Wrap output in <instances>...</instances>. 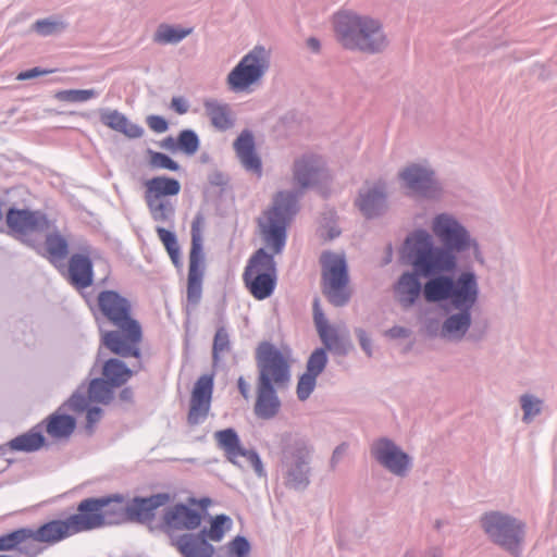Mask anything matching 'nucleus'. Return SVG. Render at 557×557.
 I'll return each instance as SVG.
<instances>
[{
  "label": "nucleus",
  "mask_w": 557,
  "mask_h": 557,
  "mask_svg": "<svg viewBox=\"0 0 557 557\" xmlns=\"http://www.w3.org/2000/svg\"><path fill=\"white\" fill-rule=\"evenodd\" d=\"M297 211V194L280 191L271 209L258 220L260 235L271 253L258 249L248 260L243 273L245 287L257 300L269 298L277 284L274 256L283 251L286 243V227Z\"/></svg>",
  "instance_id": "1"
},
{
  "label": "nucleus",
  "mask_w": 557,
  "mask_h": 557,
  "mask_svg": "<svg viewBox=\"0 0 557 557\" xmlns=\"http://www.w3.org/2000/svg\"><path fill=\"white\" fill-rule=\"evenodd\" d=\"M127 517L139 520V497L135 496L131 506L119 494L83 499L76 513L64 520H51L36 530L30 529L32 550H36L35 542L54 545L77 533L120 523Z\"/></svg>",
  "instance_id": "2"
},
{
  "label": "nucleus",
  "mask_w": 557,
  "mask_h": 557,
  "mask_svg": "<svg viewBox=\"0 0 557 557\" xmlns=\"http://www.w3.org/2000/svg\"><path fill=\"white\" fill-rule=\"evenodd\" d=\"M432 231L445 248L434 247L431 235L425 231L412 233L404 245L411 264L423 276L453 271L456 267L454 252L466 249L470 244L466 230L447 214L434 219Z\"/></svg>",
  "instance_id": "3"
},
{
  "label": "nucleus",
  "mask_w": 557,
  "mask_h": 557,
  "mask_svg": "<svg viewBox=\"0 0 557 557\" xmlns=\"http://www.w3.org/2000/svg\"><path fill=\"white\" fill-rule=\"evenodd\" d=\"M101 313L119 330L103 332L102 345L111 352L127 357H138L136 344L139 341V323L131 317V302L114 290H103L98 295Z\"/></svg>",
  "instance_id": "4"
},
{
  "label": "nucleus",
  "mask_w": 557,
  "mask_h": 557,
  "mask_svg": "<svg viewBox=\"0 0 557 557\" xmlns=\"http://www.w3.org/2000/svg\"><path fill=\"white\" fill-rule=\"evenodd\" d=\"M337 40L349 50L379 52L386 46L381 23L368 15L355 12H339L334 17Z\"/></svg>",
  "instance_id": "5"
},
{
  "label": "nucleus",
  "mask_w": 557,
  "mask_h": 557,
  "mask_svg": "<svg viewBox=\"0 0 557 557\" xmlns=\"http://www.w3.org/2000/svg\"><path fill=\"white\" fill-rule=\"evenodd\" d=\"M423 295L430 302L448 299L456 309H471L478 298V284L470 272L460 274L457 281L437 276L425 283Z\"/></svg>",
  "instance_id": "6"
},
{
  "label": "nucleus",
  "mask_w": 557,
  "mask_h": 557,
  "mask_svg": "<svg viewBox=\"0 0 557 557\" xmlns=\"http://www.w3.org/2000/svg\"><path fill=\"white\" fill-rule=\"evenodd\" d=\"M481 525L488 539L511 555H519L524 540V524L508 515L491 511L482 516Z\"/></svg>",
  "instance_id": "7"
},
{
  "label": "nucleus",
  "mask_w": 557,
  "mask_h": 557,
  "mask_svg": "<svg viewBox=\"0 0 557 557\" xmlns=\"http://www.w3.org/2000/svg\"><path fill=\"white\" fill-rule=\"evenodd\" d=\"M181 184L176 178L164 175L145 182V200L152 219L157 222L172 221L175 212L171 197L178 195Z\"/></svg>",
  "instance_id": "8"
},
{
  "label": "nucleus",
  "mask_w": 557,
  "mask_h": 557,
  "mask_svg": "<svg viewBox=\"0 0 557 557\" xmlns=\"http://www.w3.org/2000/svg\"><path fill=\"white\" fill-rule=\"evenodd\" d=\"M322 290L327 300L336 306H344L350 297L349 277L343 255L324 252L321 256Z\"/></svg>",
  "instance_id": "9"
},
{
  "label": "nucleus",
  "mask_w": 557,
  "mask_h": 557,
  "mask_svg": "<svg viewBox=\"0 0 557 557\" xmlns=\"http://www.w3.org/2000/svg\"><path fill=\"white\" fill-rule=\"evenodd\" d=\"M259 369V383L284 384L289 380L290 352L288 349H278L274 345L263 342L256 351Z\"/></svg>",
  "instance_id": "10"
},
{
  "label": "nucleus",
  "mask_w": 557,
  "mask_h": 557,
  "mask_svg": "<svg viewBox=\"0 0 557 557\" xmlns=\"http://www.w3.org/2000/svg\"><path fill=\"white\" fill-rule=\"evenodd\" d=\"M202 225V216L197 215L191 223V245L187 277V301L191 306H196L199 302L202 293V278L205 273Z\"/></svg>",
  "instance_id": "11"
},
{
  "label": "nucleus",
  "mask_w": 557,
  "mask_h": 557,
  "mask_svg": "<svg viewBox=\"0 0 557 557\" xmlns=\"http://www.w3.org/2000/svg\"><path fill=\"white\" fill-rule=\"evenodd\" d=\"M269 67V52L263 47H255L230 72L227 84L234 91L247 90L258 83Z\"/></svg>",
  "instance_id": "12"
},
{
  "label": "nucleus",
  "mask_w": 557,
  "mask_h": 557,
  "mask_svg": "<svg viewBox=\"0 0 557 557\" xmlns=\"http://www.w3.org/2000/svg\"><path fill=\"white\" fill-rule=\"evenodd\" d=\"M214 438L230 462L239 468L251 467L258 474H261L262 466L258 455L252 450L245 449L240 445L238 435L233 429L215 432Z\"/></svg>",
  "instance_id": "13"
},
{
  "label": "nucleus",
  "mask_w": 557,
  "mask_h": 557,
  "mask_svg": "<svg viewBox=\"0 0 557 557\" xmlns=\"http://www.w3.org/2000/svg\"><path fill=\"white\" fill-rule=\"evenodd\" d=\"M214 387V374L200 375L193 385L189 398L187 422L189 425L202 423L209 416Z\"/></svg>",
  "instance_id": "14"
},
{
  "label": "nucleus",
  "mask_w": 557,
  "mask_h": 557,
  "mask_svg": "<svg viewBox=\"0 0 557 557\" xmlns=\"http://www.w3.org/2000/svg\"><path fill=\"white\" fill-rule=\"evenodd\" d=\"M7 224L17 236L46 233L53 228L47 216L39 211L10 209L7 213Z\"/></svg>",
  "instance_id": "15"
},
{
  "label": "nucleus",
  "mask_w": 557,
  "mask_h": 557,
  "mask_svg": "<svg viewBox=\"0 0 557 557\" xmlns=\"http://www.w3.org/2000/svg\"><path fill=\"white\" fill-rule=\"evenodd\" d=\"M201 524V515L189 505L176 504L165 509L161 527L170 536L181 531H191Z\"/></svg>",
  "instance_id": "16"
},
{
  "label": "nucleus",
  "mask_w": 557,
  "mask_h": 557,
  "mask_svg": "<svg viewBox=\"0 0 557 557\" xmlns=\"http://www.w3.org/2000/svg\"><path fill=\"white\" fill-rule=\"evenodd\" d=\"M114 388L104 379H94L89 383L87 395L83 388H78L64 406L73 411L82 412L85 411L89 403L108 405L113 399Z\"/></svg>",
  "instance_id": "17"
},
{
  "label": "nucleus",
  "mask_w": 557,
  "mask_h": 557,
  "mask_svg": "<svg viewBox=\"0 0 557 557\" xmlns=\"http://www.w3.org/2000/svg\"><path fill=\"white\" fill-rule=\"evenodd\" d=\"M399 177L406 188L416 196L432 197L437 191L433 172L424 166L418 164L408 165L400 172Z\"/></svg>",
  "instance_id": "18"
},
{
  "label": "nucleus",
  "mask_w": 557,
  "mask_h": 557,
  "mask_svg": "<svg viewBox=\"0 0 557 557\" xmlns=\"http://www.w3.org/2000/svg\"><path fill=\"white\" fill-rule=\"evenodd\" d=\"M372 454L381 465L394 474L403 475L409 468L408 455L388 440L377 441L372 447Z\"/></svg>",
  "instance_id": "19"
},
{
  "label": "nucleus",
  "mask_w": 557,
  "mask_h": 557,
  "mask_svg": "<svg viewBox=\"0 0 557 557\" xmlns=\"http://www.w3.org/2000/svg\"><path fill=\"white\" fill-rule=\"evenodd\" d=\"M324 176L323 163L318 156L305 154L295 161L294 182L300 189L313 186Z\"/></svg>",
  "instance_id": "20"
},
{
  "label": "nucleus",
  "mask_w": 557,
  "mask_h": 557,
  "mask_svg": "<svg viewBox=\"0 0 557 557\" xmlns=\"http://www.w3.org/2000/svg\"><path fill=\"white\" fill-rule=\"evenodd\" d=\"M359 210L367 218H372L385 208V187L381 182L368 185L359 194L356 201Z\"/></svg>",
  "instance_id": "21"
},
{
  "label": "nucleus",
  "mask_w": 557,
  "mask_h": 557,
  "mask_svg": "<svg viewBox=\"0 0 557 557\" xmlns=\"http://www.w3.org/2000/svg\"><path fill=\"white\" fill-rule=\"evenodd\" d=\"M69 278L76 288H86L92 283V264L87 256L73 255L69 262Z\"/></svg>",
  "instance_id": "22"
},
{
  "label": "nucleus",
  "mask_w": 557,
  "mask_h": 557,
  "mask_svg": "<svg viewBox=\"0 0 557 557\" xmlns=\"http://www.w3.org/2000/svg\"><path fill=\"white\" fill-rule=\"evenodd\" d=\"M281 403L272 385L258 384V395L255 405V413L263 420L275 417L280 410Z\"/></svg>",
  "instance_id": "23"
},
{
  "label": "nucleus",
  "mask_w": 557,
  "mask_h": 557,
  "mask_svg": "<svg viewBox=\"0 0 557 557\" xmlns=\"http://www.w3.org/2000/svg\"><path fill=\"white\" fill-rule=\"evenodd\" d=\"M234 148L246 170L261 175V162L255 152L253 137L249 132H243L234 143Z\"/></svg>",
  "instance_id": "24"
},
{
  "label": "nucleus",
  "mask_w": 557,
  "mask_h": 557,
  "mask_svg": "<svg viewBox=\"0 0 557 557\" xmlns=\"http://www.w3.org/2000/svg\"><path fill=\"white\" fill-rule=\"evenodd\" d=\"M175 546L185 557H212L214 548L203 536L184 534L175 541Z\"/></svg>",
  "instance_id": "25"
},
{
  "label": "nucleus",
  "mask_w": 557,
  "mask_h": 557,
  "mask_svg": "<svg viewBox=\"0 0 557 557\" xmlns=\"http://www.w3.org/2000/svg\"><path fill=\"white\" fill-rule=\"evenodd\" d=\"M313 320L318 334L325 347L330 350H338L342 346L341 337L337 330L327 323L320 308L319 299H315L313 304Z\"/></svg>",
  "instance_id": "26"
},
{
  "label": "nucleus",
  "mask_w": 557,
  "mask_h": 557,
  "mask_svg": "<svg viewBox=\"0 0 557 557\" xmlns=\"http://www.w3.org/2000/svg\"><path fill=\"white\" fill-rule=\"evenodd\" d=\"M420 292L421 284L416 273H404L395 287L396 297L404 307H410Z\"/></svg>",
  "instance_id": "27"
},
{
  "label": "nucleus",
  "mask_w": 557,
  "mask_h": 557,
  "mask_svg": "<svg viewBox=\"0 0 557 557\" xmlns=\"http://www.w3.org/2000/svg\"><path fill=\"white\" fill-rule=\"evenodd\" d=\"M76 421L73 417L60 413L59 410L47 420L46 431L53 438H67L74 432Z\"/></svg>",
  "instance_id": "28"
},
{
  "label": "nucleus",
  "mask_w": 557,
  "mask_h": 557,
  "mask_svg": "<svg viewBox=\"0 0 557 557\" xmlns=\"http://www.w3.org/2000/svg\"><path fill=\"white\" fill-rule=\"evenodd\" d=\"M29 534L30 529L23 528L0 536V550L17 549L22 553L36 555L37 550H32Z\"/></svg>",
  "instance_id": "29"
},
{
  "label": "nucleus",
  "mask_w": 557,
  "mask_h": 557,
  "mask_svg": "<svg viewBox=\"0 0 557 557\" xmlns=\"http://www.w3.org/2000/svg\"><path fill=\"white\" fill-rule=\"evenodd\" d=\"M45 444V437L41 434L40 426L37 425L28 432L21 434L8 443L11 450L15 451H36Z\"/></svg>",
  "instance_id": "30"
},
{
  "label": "nucleus",
  "mask_w": 557,
  "mask_h": 557,
  "mask_svg": "<svg viewBox=\"0 0 557 557\" xmlns=\"http://www.w3.org/2000/svg\"><path fill=\"white\" fill-rule=\"evenodd\" d=\"M100 121L106 126L121 132L129 137L139 135V128L128 122V120L116 110L103 109L99 112Z\"/></svg>",
  "instance_id": "31"
},
{
  "label": "nucleus",
  "mask_w": 557,
  "mask_h": 557,
  "mask_svg": "<svg viewBox=\"0 0 557 557\" xmlns=\"http://www.w3.org/2000/svg\"><path fill=\"white\" fill-rule=\"evenodd\" d=\"M132 374L129 368L116 358L107 360L102 367L103 379L115 388L125 384L131 379Z\"/></svg>",
  "instance_id": "32"
},
{
  "label": "nucleus",
  "mask_w": 557,
  "mask_h": 557,
  "mask_svg": "<svg viewBox=\"0 0 557 557\" xmlns=\"http://www.w3.org/2000/svg\"><path fill=\"white\" fill-rule=\"evenodd\" d=\"M206 113L214 127L219 129H227L232 126L233 121L230 109L226 104H222L215 100L205 101Z\"/></svg>",
  "instance_id": "33"
},
{
  "label": "nucleus",
  "mask_w": 557,
  "mask_h": 557,
  "mask_svg": "<svg viewBox=\"0 0 557 557\" xmlns=\"http://www.w3.org/2000/svg\"><path fill=\"white\" fill-rule=\"evenodd\" d=\"M458 314L450 315L443 325V334L451 338H461L468 331L471 317L470 309H460Z\"/></svg>",
  "instance_id": "34"
},
{
  "label": "nucleus",
  "mask_w": 557,
  "mask_h": 557,
  "mask_svg": "<svg viewBox=\"0 0 557 557\" xmlns=\"http://www.w3.org/2000/svg\"><path fill=\"white\" fill-rule=\"evenodd\" d=\"M47 257L52 263L63 261L69 253V243L58 232H51L46 236Z\"/></svg>",
  "instance_id": "35"
},
{
  "label": "nucleus",
  "mask_w": 557,
  "mask_h": 557,
  "mask_svg": "<svg viewBox=\"0 0 557 557\" xmlns=\"http://www.w3.org/2000/svg\"><path fill=\"white\" fill-rule=\"evenodd\" d=\"M191 33V28H182L172 25H160L154 34V40L161 44H176Z\"/></svg>",
  "instance_id": "36"
},
{
  "label": "nucleus",
  "mask_w": 557,
  "mask_h": 557,
  "mask_svg": "<svg viewBox=\"0 0 557 557\" xmlns=\"http://www.w3.org/2000/svg\"><path fill=\"white\" fill-rule=\"evenodd\" d=\"M159 239L164 245L172 262L176 268L182 267L181 249L176 236L169 230L157 227Z\"/></svg>",
  "instance_id": "37"
},
{
  "label": "nucleus",
  "mask_w": 557,
  "mask_h": 557,
  "mask_svg": "<svg viewBox=\"0 0 557 557\" xmlns=\"http://www.w3.org/2000/svg\"><path fill=\"white\" fill-rule=\"evenodd\" d=\"M231 527L232 520L230 517L225 515H218L212 519L210 528L208 530H203L201 533L213 542H220Z\"/></svg>",
  "instance_id": "38"
},
{
  "label": "nucleus",
  "mask_w": 557,
  "mask_h": 557,
  "mask_svg": "<svg viewBox=\"0 0 557 557\" xmlns=\"http://www.w3.org/2000/svg\"><path fill=\"white\" fill-rule=\"evenodd\" d=\"M98 92L95 89H66L57 91L54 98L62 102H86L96 98Z\"/></svg>",
  "instance_id": "39"
},
{
  "label": "nucleus",
  "mask_w": 557,
  "mask_h": 557,
  "mask_svg": "<svg viewBox=\"0 0 557 557\" xmlns=\"http://www.w3.org/2000/svg\"><path fill=\"white\" fill-rule=\"evenodd\" d=\"M170 502L168 494H157L151 497H141V523L150 521L151 517L154 516L153 510L158 509Z\"/></svg>",
  "instance_id": "40"
},
{
  "label": "nucleus",
  "mask_w": 557,
  "mask_h": 557,
  "mask_svg": "<svg viewBox=\"0 0 557 557\" xmlns=\"http://www.w3.org/2000/svg\"><path fill=\"white\" fill-rule=\"evenodd\" d=\"M66 25L59 20L44 18L34 23L33 29L40 36L47 37L62 33Z\"/></svg>",
  "instance_id": "41"
},
{
  "label": "nucleus",
  "mask_w": 557,
  "mask_h": 557,
  "mask_svg": "<svg viewBox=\"0 0 557 557\" xmlns=\"http://www.w3.org/2000/svg\"><path fill=\"white\" fill-rule=\"evenodd\" d=\"M147 154L148 165L153 170L165 169L170 171H178L180 169L178 163L164 153L148 150Z\"/></svg>",
  "instance_id": "42"
},
{
  "label": "nucleus",
  "mask_w": 557,
  "mask_h": 557,
  "mask_svg": "<svg viewBox=\"0 0 557 557\" xmlns=\"http://www.w3.org/2000/svg\"><path fill=\"white\" fill-rule=\"evenodd\" d=\"M177 147L188 156L195 154L199 148L198 136L190 129L182 131L177 137Z\"/></svg>",
  "instance_id": "43"
},
{
  "label": "nucleus",
  "mask_w": 557,
  "mask_h": 557,
  "mask_svg": "<svg viewBox=\"0 0 557 557\" xmlns=\"http://www.w3.org/2000/svg\"><path fill=\"white\" fill-rule=\"evenodd\" d=\"M327 363V356L323 348L315 349L307 361L306 372L314 376H319Z\"/></svg>",
  "instance_id": "44"
},
{
  "label": "nucleus",
  "mask_w": 557,
  "mask_h": 557,
  "mask_svg": "<svg viewBox=\"0 0 557 557\" xmlns=\"http://www.w3.org/2000/svg\"><path fill=\"white\" fill-rule=\"evenodd\" d=\"M317 384V376L305 372L297 383V397L299 400H306L313 392Z\"/></svg>",
  "instance_id": "45"
},
{
  "label": "nucleus",
  "mask_w": 557,
  "mask_h": 557,
  "mask_svg": "<svg viewBox=\"0 0 557 557\" xmlns=\"http://www.w3.org/2000/svg\"><path fill=\"white\" fill-rule=\"evenodd\" d=\"M521 407L523 409V420L525 422L531 421V419L539 414L541 411V400L535 399L529 395H523L521 397Z\"/></svg>",
  "instance_id": "46"
},
{
  "label": "nucleus",
  "mask_w": 557,
  "mask_h": 557,
  "mask_svg": "<svg viewBox=\"0 0 557 557\" xmlns=\"http://www.w3.org/2000/svg\"><path fill=\"white\" fill-rule=\"evenodd\" d=\"M230 341L228 334L224 327L218 329L213 341V357L216 358L219 354L228 349Z\"/></svg>",
  "instance_id": "47"
},
{
  "label": "nucleus",
  "mask_w": 557,
  "mask_h": 557,
  "mask_svg": "<svg viewBox=\"0 0 557 557\" xmlns=\"http://www.w3.org/2000/svg\"><path fill=\"white\" fill-rule=\"evenodd\" d=\"M230 552L235 557H246L250 552V545L245 537L236 536L230 543Z\"/></svg>",
  "instance_id": "48"
},
{
  "label": "nucleus",
  "mask_w": 557,
  "mask_h": 557,
  "mask_svg": "<svg viewBox=\"0 0 557 557\" xmlns=\"http://www.w3.org/2000/svg\"><path fill=\"white\" fill-rule=\"evenodd\" d=\"M146 122L149 128L158 134L166 132L169 127L168 121L159 115H149Z\"/></svg>",
  "instance_id": "49"
},
{
  "label": "nucleus",
  "mask_w": 557,
  "mask_h": 557,
  "mask_svg": "<svg viewBox=\"0 0 557 557\" xmlns=\"http://www.w3.org/2000/svg\"><path fill=\"white\" fill-rule=\"evenodd\" d=\"M85 410H87L86 429L89 433H91L94 431L95 424L98 423L102 417V410L99 407H89V405Z\"/></svg>",
  "instance_id": "50"
},
{
  "label": "nucleus",
  "mask_w": 557,
  "mask_h": 557,
  "mask_svg": "<svg viewBox=\"0 0 557 557\" xmlns=\"http://www.w3.org/2000/svg\"><path fill=\"white\" fill-rule=\"evenodd\" d=\"M51 72H52L51 70H42V69H40V67H33V69H30V70H27V71H23V72H21V73L16 76V79H18V81L33 79V78H36V77H38V76L49 74V73H51Z\"/></svg>",
  "instance_id": "51"
},
{
  "label": "nucleus",
  "mask_w": 557,
  "mask_h": 557,
  "mask_svg": "<svg viewBox=\"0 0 557 557\" xmlns=\"http://www.w3.org/2000/svg\"><path fill=\"white\" fill-rule=\"evenodd\" d=\"M171 107L178 114H184L188 110L186 101L181 97H174L171 101Z\"/></svg>",
  "instance_id": "52"
},
{
  "label": "nucleus",
  "mask_w": 557,
  "mask_h": 557,
  "mask_svg": "<svg viewBox=\"0 0 557 557\" xmlns=\"http://www.w3.org/2000/svg\"><path fill=\"white\" fill-rule=\"evenodd\" d=\"M357 334H358L361 347L370 356L371 355V349H370L371 343H370V339L367 337L366 332L362 330H359L357 332Z\"/></svg>",
  "instance_id": "53"
},
{
  "label": "nucleus",
  "mask_w": 557,
  "mask_h": 557,
  "mask_svg": "<svg viewBox=\"0 0 557 557\" xmlns=\"http://www.w3.org/2000/svg\"><path fill=\"white\" fill-rule=\"evenodd\" d=\"M161 147L171 151H175L178 149L177 139H174L173 137H166L162 140Z\"/></svg>",
  "instance_id": "54"
},
{
  "label": "nucleus",
  "mask_w": 557,
  "mask_h": 557,
  "mask_svg": "<svg viewBox=\"0 0 557 557\" xmlns=\"http://www.w3.org/2000/svg\"><path fill=\"white\" fill-rule=\"evenodd\" d=\"M237 385H238V389L240 392V394L243 395V397L245 399H247L249 397V384L245 381L244 377H239L238 381H237Z\"/></svg>",
  "instance_id": "55"
},
{
  "label": "nucleus",
  "mask_w": 557,
  "mask_h": 557,
  "mask_svg": "<svg viewBox=\"0 0 557 557\" xmlns=\"http://www.w3.org/2000/svg\"><path fill=\"white\" fill-rule=\"evenodd\" d=\"M210 504H211V499L207 498V497L201 498V499L188 498L189 506H199L202 509H206Z\"/></svg>",
  "instance_id": "56"
},
{
  "label": "nucleus",
  "mask_w": 557,
  "mask_h": 557,
  "mask_svg": "<svg viewBox=\"0 0 557 557\" xmlns=\"http://www.w3.org/2000/svg\"><path fill=\"white\" fill-rule=\"evenodd\" d=\"M388 334L392 336V337H399V336H406L407 335V330L404 329V327H393L388 331Z\"/></svg>",
  "instance_id": "57"
},
{
  "label": "nucleus",
  "mask_w": 557,
  "mask_h": 557,
  "mask_svg": "<svg viewBox=\"0 0 557 557\" xmlns=\"http://www.w3.org/2000/svg\"><path fill=\"white\" fill-rule=\"evenodd\" d=\"M307 45H308V47H309L311 50H313V51H315V52H317V51H319V49H320V42H319V40H318V39H315V38H309V39L307 40Z\"/></svg>",
  "instance_id": "58"
},
{
  "label": "nucleus",
  "mask_w": 557,
  "mask_h": 557,
  "mask_svg": "<svg viewBox=\"0 0 557 557\" xmlns=\"http://www.w3.org/2000/svg\"><path fill=\"white\" fill-rule=\"evenodd\" d=\"M129 397H131V392L128 389H123L121 392V398L122 399L127 400V399H129Z\"/></svg>",
  "instance_id": "59"
},
{
  "label": "nucleus",
  "mask_w": 557,
  "mask_h": 557,
  "mask_svg": "<svg viewBox=\"0 0 557 557\" xmlns=\"http://www.w3.org/2000/svg\"><path fill=\"white\" fill-rule=\"evenodd\" d=\"M343 447H338L335 451H334V456L333 458L335 459L342 451Z\"/></svg>",
  "instance_id": "60"
}]
</instances>
